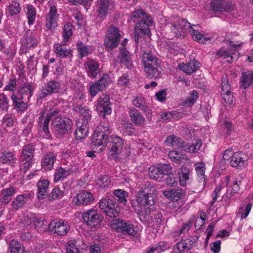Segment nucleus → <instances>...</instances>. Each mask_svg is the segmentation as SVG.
I'll return each instance as SVG.
<instances>
[{
	"mask_svg": "<svg viewBox=\"0 0 253 253\" xmlns=\"http://www.w3.org/2000/svg\"><path fill=\"white\" fill-rule=\"evenodd\" d=\"M60 84L57 81L51 80L42 87L41 91L39 94L38 99H42L52 94L56 93L59 91Z\"/></svg>",
	"mask_w": 253,
	"mask_h": 253,
	"instance_id": "11",
	"label": "nucleus"
},
{
	"mask_svg": "<svg viewBox=\"0 0 253 253\" xmlns=\"http://www.w3.org/2000/svg\"><path fill=\"white\" fill-rule=\"evenodd\" d=\"M34 151L35 148L31 144L25 145L23 148L20 160L22 163L25 171L32 165Z\"/></svg>",
	"mask_w": 253,
	"mask_h": 253,
	"instance_id": "10",
	"label": "nucleus"
},
{
	"mask_svg": "<svg viewBox=\"0 0 253 253\" xmlns=\"http://www.w3.org/2000/svg\"><path fill=\"white\" fill-rule=\"evenodd\" d=\"M97 110L100 113L110 114L112 112L110 97L108 95L103 94L98 100Z\"/></svg>",
	"mask_w": 253,
	"mask_h": 253,
	"instance_id": "23",
	"label": "nucleus"
},
{
	"mask_svg": "<svg viewBox=\"0 0 253 253\" xmlns=\"http://www.w3.org/2000/svg\"><path fill=\"white\" fill-rule=\"evenodd\" d=\"M192 25L187 20L179 18L174 21L171 25V31L173 33L175 37L184 38L187 30L189 31Z\"/></svg>",
	"mask_w": 253,
	"mask_h": 253,
	"instance_id": "7",
	"label": "nucleus"
},
{
	"mask_svg": "<svg viewBox=\"0 0 253 253\" xmlns=\"http://www.w3.org/2000/svg\"><path fill=\"white\" fill-rule=\"evenodd\" d=\"M110 83L108 74H104L101 78L90 85L89 91L91 97H94L100 91L105 90Z\"/></svg>",
	"mask_w": 253,
	"mask_h": 253,
	"instance_id": "9",
	"label": "nucleus"
},
{
	"mask_svg": "<svg viewBox=\"0 0 253 253\" xmlns=\"http://www.w3.org/2000/svg\"><path fill=\"white\" fill-rule=\"evenodd\" d=\"M125 221L115 219L112 220L111 227L118 232H121L124 227V223Z\"/></svg>",
	"mask_w": 253,
	"mask_h": 253,
	"instance_id": "62",
	"label": "nucleus"
},
{
	"mask_svg": "<svg viewBox=\"0 0 253 253\" xmlns=\"http://www.w3.org/2000/svg\"><path fill=\"white\" fill-rule=\"evenodd\" d=\"M63 196V192L60 190L58 187H55L51 192L48 195L47 198L49 201H52L61 198Z\"/></svg>",
	"mask_w": 253,
	"mask_h": 253,
	"instance_id": "55",
	"label": "nucleus"
},
{
	"mask_svg": "<svg viewBox=\"0 0 253 253\" xmlns=\"http://www.w3.org/2000/svg\"><path fill=\"white\" fill-rule=\"evenodd\" d=\"M0 108L5 111L8 110L9 108L8 98L3 93H0Z\"/></svg>",
	"mask_w": 253,
	"mask_h": 253,
	"instance_id": "61",
	"label": "nucleus"
},
{
	"mask_svg": "<svg viewBox=\"0 0 253 253\" xmlns=\"http://www.w3.org/2000/svg\"><path fill=\"white\" fill-rule=\"evenodd\" d=\"M84 222L90 228H95L103 221V217L96 210L91 209L82 213Z\"/></svg>",
	"mask_w": 253,
	"mask_h": 253,
	"instance_id": "3",
	"label": "nucleus"
},
{
	"mask_svg": "<svg viewBox=\"0 0 253 253\" xmlns=\"http://www.w3.org/2000/svg\"><path fill=\"white\" fill-rule=\"evenodd\" d=\"M171 171V167L167 164H162L155 167H150L148 169V175L156 181H160L164 176L169 174Z\"/></svg>",
	"mask_w": 253,
	"mask_h": 253,
	"instance_id": "8",
	"label": "nucleus"
},
{
	"mask_svg": "<svg viewBox=\"0 0 253 253\" xmlns=\"http://www.w3.org/2000/svg\"><path fill=\"white\" fill-rule=\"evenodd\" d=\"M169 157L170 159L175 162L176 164H180L182 160H186L185 155L180 154L176 151H171L169 153Z\"/></svg>",
	"mask_w": 253,
	"mask_h": 253,
	"instance_id": "51",
	"label": "nucleus"
},
{
	"mask_svg": "<svg viewBox=\"0 0 253 253\" xmlns=\"http://www.w3.org/2000/svg\"><path fill=\"white\" fill-rule=\"evenodd\" d=\"M121 37L119 29L114 26H111L106 35L104 42L105 47L110 50L116 47L120 41Z\"/></svg>",
	"mask_w": 253,
	"mask_h": 253,
	"instance_id": "2",
	"label": "nucleus"
},
{
	"mask_svg": "<svg viewBox=\"0 0 253 253\" xmlns=\"http://www.w3.org/2000/svg\"><path fill=\"white\" fill-rule=\"evenodd\" d=\"M58 15L55 6H51L49 12L46 15L45 27L47 30L53 31L57 26Z\"/></svg>",
	"mask_w": 253,
	"mask_h": 253,
	"instance_id": "20",
	"label": "nucleus"
},
{
	"mask_svg": "<svg viewBox=\"0 0 253 253\" xmlns=\"http://www.w3.org/2000/svg\"><path fill=\"white\" fill-rule=\"evenodd\" d=\"M239 182L240 183L241 181H239ZM226 185L227 186H229L227 191L231 196L238 193L239 191L240 188L238 181L236 180L233 181V184L230 185V176L229 175L226 177Z\"/></svg>",
	"mask_w": 253,
	"mask_h": 253,
	"instance_id": "46",
	"label": "nucleus"
},
{
	"mask_svg": "<svg viewBox=\"0 0 253 253\" xmlns=\"http://www.w3.org/2000/svg\"><path fill=\"white\" fill-rule=\"evenodd\" d=\"M27 9L26 17L28 19V24L31 25L34 23L36 17V10L32 5H27Z\"/></svg>",
	"mask_w": 253,
	"mask_h": 253,
	"instance_id": "49",
	"label": "nucleus"
},
{
	"mask_svg": "<svg viewBox=\"0 0 253 253\" xmlns=\"http://www.w3.org/2000/svg\"><path fill=\"white\" fill-rule=\"evenodd\" d=\"M247 155L242 153L236 152L232 156L230 164L232 167L241 169L247 165Z\"/></svg>",
	"mask_w": 253,
	"mask_h": 253,
	"instance_id": "21",
	"label": "nucleus"
},
{
	"mask_svg": "<svg viewBox=\"0 0 253 253\" xmlns=\"http://www.w3.org/2000/svg\"><path fill=\"white\" fill-rule=\"evenodd\" d=\"M190 172V170L185 167H182L180 169L178 179L181 186H184L186 185V181L189 179Z\"/></svg>",
	"mask_w": 253,
	"mask_h": 253,
	"instance_id": "47",
	"label": "nucleus"
},
{
	"mask_svg": "<svg viewBox=\"0 0 253 253\" xmlns=\"http://www.w3.org/2000/svg\"><path fill=\"white\" fill-rule=\"evenodd\" d=\"M113 5V0H97L96 3V10L98 17L104 19L109 14Z\"/></svg>",
	"mask_w": 253,
	"mask_h": 253,
	"instance_id": "14",
	"label": "nucleus"
},
{
	"mask_svg": "<svg viewBox=\"0 0 253 253\" xmlns=\"http://www.w3.org/2000/svg\"><path fill=\"white\" fill-rule=\"evenodd\" d=\"M195 168L197 174L199 177H200V183H201L203 187H205L206 183L205 172V165L203 163H199L195 165Z\"/></svg>",
	"mask_w": 253,
	"mask_h": 253,
	"instance_id": "42",
	"label": "nucleus"
},
{
	"mask_svg": "<svg viewBox=\"0 0 253 253\" xmlns=\"http://www.w3.org/2000/svg\"><path fill=\"white\" fill-rule=\"evenodd\" d=\"M128 115L131 122L136 126H142L146 123L144 117L135 108L130 109Z\"/></svg>",
	"mask_w": 253,
	"mask_h": 253,
	"instance_id": "26",
	"label": "nucleus"
},
{
	"mask_svg": "<svg viewBox=\"0 0 253 253\" xmlns=\"http://www.w3.org/2000/svg\"><path fill=\"white\" fill-rule=\"evenodd\" d=\"M108 131H95L91 138L92 144L95 146H100L106 142L108 138Z\"/></svg>",
	"mask_w": 253,
	"mask_h": 253,
	"instance_id": "29",
	"label": "nucleus"
},
{
	"mask_svg": "<svg viewBox=\"0 0 253 253\" xmlns=\"http://www.w3.org/2000/svg\"><path fill=\"white\" fill-rule=\"evenodd\" d=\"M156 190L153 184L146 182L137 193L135 199L131 200V206L134 212L139 215L140 220L147 219V214L151 210L150 207L156 202L154 193Z\"/></svg>",
	"mask_w": 253,
	"mask_h": 253,
	"instance_id": "1",
	"label": "nucleus"
},
{
	"mask_svg": "<svg viewBox=\"0 0 253 253\" xmlns=\"http://www.w3.org/2000/svg\"><path fill=\"white\" fill-rule=\"evenodd\" d=\"M198 238L197 237L191 236L188 238L182 240L184 246L186 247L188 252L193 248L195 244L197 242Z\"/></svg>",
	"mask_w": 253,
	"mask_h": 253,
	"instance_id": "56",
	"label": "nucleus"
},
{
	"mask_svg": "<svg viewBox=\"0 0 253 253\" xmlns=\"http://www.w3.org/2000/svg\"><path fill=\"white\" fill-rule=\"evenodd\" d=\"M77 48L81 57L86 56L91 53L88 46L85 45L81 42L77 43Z\"/></svg>",
	"mask_w": 253,
	"mask_h": 253,
	"instance_id": "60",
	"label": "nucleus"
},
{
	"mask_svg": "<svg viewBox=\"0 0 253 253\" xmlns=\"http://www.w3.org/2000/svg\"><path fill=\"white\" fill-rule=\"evenodd\" d=\"M121 232L124 234H127L129 235H133L135 233L134 226L130 223H128L126 221L124 223V227Z\"/></svg>",
	"mask_w": 253,
	"mask_h": 253,
	"instance_id": "64",
	"label": "nucleus"
},
{
	"mask_svg": "<svg viewBox=\"0 0 253 253\" xmlns=\"http://www.w3.org/2000/svg\"><path fill=\"white\" fill-rule=\"evenodd\" d=\"M93 200L94 197L91 193L83 191L76 195L73 202L78 206H84L90 205Z\"/></svg>",
	"mask_w": 253,
	"mask_h": 253,
	"instance_id": "18",
	"label": "nucleus"
},
{
	"mask_svg": "<svg viewBox=\"0 0 253 253\" xmlns=\"http://www.w3.org/2000/svg\"><path fill=\"white\" fill-rule=\"evenodd\" d=\"M73 110L75 112L79 113L82 117L83 124L84 125H86L90 120V111L86 107L77 105L75 106Z\"/></svg>",
	"mask_w": 253,
	"mask_h": 253,
	"instance_id": "34",
	"label": "nucleus"
},
{
	"mask_svg": "<svg viewBox=\"0 0 253 253\" xmlns=\"http://www.w3.org/2000/svg\"><path fill=\"white\" fill-rule=\"evenodd\" d=\"M140 54L144 67L150 65L160 66L161 61L160 59L153 55L151 53L149 49H145V48L141 47Z\"/></svg>",
	"mask_w": 253,
	"mask_h": 253,
	"instance_id": "15",
	"label": "nucleus"
},
{
	"mask_svg": "<svg viewBox=\"0 0 253 253\" xmlns=\"http://www.w3.org/2000/svg\"><path fill=\"white\" fill-rule=\"evenodd\" d=\"M147 214V216L146 219L140 220L151 224L153 226L158 227L161 224V218L162 216L161 213L150 210L149 212Z\"/></svg>",
	"mask_w": 253,
	"mask_h": 253,
	"instance_id": "28",
	"label": "nucleus"
},
{
	"mask_svg": "<svg viewBox=\"0 0 253 253\" xmlns=\"http://www.w3.org/2000/svg\"><path fill=\"white\" fill-rule=\"evenodd\" d=\"M199 62L197 61H191L187 64L183 63L179 64L178 68L187 74L190 75L199 69Z\"/></svg>",
	"mask_w": 253,
	"mask_h": 253,
	"instance_id": "33",
	"label": "nucleus"
},
{
	"mask_svg": "<svg viewBox=\"0 0 253 253\" xmlns=\"http://www.w3.org/2000/svg\"><path fill=\"white\" fill-rule=\"evenodd\" d=\"M134 19V21H135V19H139L141 18L146 19L150 22H153V21L150 19L149 20L150 16L146 15L145 11L142 9H138L134 11L131 17V19Z\"/></svg>",
	"mask_w": 253,
	"mask_h": 253,
	"instance_id": "53",
	"label": "nucleus"
},
{
	"mask_svg": "<svg viewBox=\"0 0 253 253\" xmlns=\"http://www.w3.org/2000/svg\"><path fill=\"white\" fill-rule=\"evenodd\" d=\"M72 123L71 119L60 116L54 118L52 122L55 130L61 135L70 132Z\"/></svg>",
	"mask_w": 253,
	"mask_h": 253,
	"instance_id": "4",
	"label": "nucleus"
},
{
	"mask_svg": "<svg viewBox=\"0 0 253 253\" xmlns=\"http://www.w3.org/2000/svg\"><path fill=\"white\" fill-rule=\"evenodd\" d=\"M216 55L219 57L223 58H227L228 62H231L234 60H236L238 58V56L235 53L227 50L224 47H222L219 50L216 52Z\"/></svg>",
	"mask_w": 253,
	"mask_h": 253,
	"instance_id": "41",
	"label": "nucleus"
},
{
	"mask_svg": "<svg viewBox=\"0 0 253 253\" xmlns=\"http://www.w3.org/2000/svg\"><path fill=\"white\" fill-rule=\"evenodd\" d=\"M166 175H167V177L165 179V181L168 186L174 187L177 184L178 179L176 174L172 173L170 171L169 174Z\"/></svg>",
	"mask_w": 253,
	"mask_h": 253,
	"instance_id": "54",
	"label": "nucleus"
},
{
	"mask_svg": "<svg viewBox=\"0 0 253 253\" xmlns=\"http://www.w3.org/2000/svg\"><path fill=\"white\" fill-rule=\"evenodd\" d=\"M118 58L120 63L123 64L128 69H130L133 67L131 55L126 47H120V52L118 55Z\"/></svg>",
	"mask_w": 253,
	"mask_h": 253,
	"instance_id": "22",
	"label": "nucleus"
},
{
	"mask_svg": "<svg viewBox=\"0 0 253 253\" xmlns=\"http://www.w3.org/2000/svg\"><path fill=\"white\" fill-rule=\"evenodd\" d=\"M99 207L106 215L112 217H117L120 211L118 204L112 199H101L99 203Z\"/></svg>",
	"mask_w": 253,
	"mask_h": 253,
	"instance_id": "5",
	"label": "nucleus"
},
{
	"mask_svg": "<svg viewBox=\"0 0 253 253\" xmlns=\"http://www.w3.org/2000/svg\"><path fill=\"white\" fill-rule=\"evenodd\" d=\"M8 13L10 16L19 14L21 11L20 3L15 0H12L7 6Z\"/></svg>",
	"mask_w": 253,
	"mask_h": 253,
	"instance_id": "48",
	"label": "nucleus"
},
{
	"mask_svg": "<svg viewBox=\"0 0 253 253\" xmlns=\"http://www.w3.org/2000/svg\"><path fill=\"white\" fill-rule=\"evenodd\" d=\"M13 107L18 111L24 112L27 109L28 103L30 101L23 98L21 96H17L12 93L11 95Z\"/></svg>",
	"mask_w": 253,
	"mask_h": 253,
	"instance_id": "25",
	"label": "nucleus"
},
{
	"mask_svg": "<svg viewBox=\"0 0 253 253\" xmlns=\"http://www.w3.org/2000/svg\"><path fill=\"white\" fill-rule=\"evenodd\" d=\"M202 142L201 140L197 139L195 142L191 144H185V142L181 139H176L175 146L179 148H182L183 150L189 153H196L201 147Z\"/></svg>",
	"mask_w": 253,
	"mask_h": 253,
	"instance_id": "16",
	"label": "nucleus"
},
{
	"mask_svg": "<svg viewBox=\"0 0 253 253\" xmlns=\"http://www.w3.org/2000/svg\"><path fill=\"white\" fill-rule=\"evenodd\" d=\"M199 97V93L196 90H193L190 92V96H188L185 101V103L187 106L193 105L197 100Z\"/></svg>",
	"mask_w": 253,
	"mask_h": 253,
	"instance_id": "57",
	"label": "nucleus"
},
{
	"mask_svg": "<svg viewBox=\"0 0 253 253\" xmlns=\"http://www.w3.org/2000/svg\"><path fill=\"white\" fill-rule=\"evenodd\" d=\"M184 194L182 189H172L170 190H164L163 191V194L168 199L174 201H177L181 198Z\"/></svg>",
	"mask_w": 253,
	"mask_h": 253,
	"instance_id": "36",
	"label": "nucleus"
},
{
	"mask_svg": "<svg viewBox=\"0 0 253 253\" xmlns=\"http://www.w3.org/2000/svg\"><path fill=\"white\" fill-rule=\"evenodd\" d=\"M85 68L87 75L93 79L95 78L97 75L101 73L99 64L94 60H87L85 64Z\"/></svg>",
	"mask_w": 253,
	"mask_h": 253,
	"instance_id": "24",
	"label": "nucleus"
},
{
	"mask_svg": "<svg viewBox=\"0 0 253 253\" xmlns=\"http://www.w3.org/2000/svg\"><path fill=\"white\" fill-rule=\"evenodd\" d=\"M31 201L32 196L30 193L20 194L14 199L11 206L13 210L17 211L25 207Z\"/></svg>",
	"mask_w": 253,
	"mask_h": 253,
	"instance_id": "19",
	"label": "nucleus"
},
{
	"mask_svg": "<svg viewBox=\"0 0 253 253\" xmlns=\"http://www.w3.org/2000/svg\"><path fill=\"white\" fill-rule=\"evenodd\" d=\"M123 146L124 141L121 137L117 135H112L108 146V157L110 159L117 160L118 155L121 152Z\"/></svg>",
	"mask_w": 253,
	"mask_h": 253,
	"instance_id": "6",
	"label": "nucleus"
},
{
	"mask_svg": "<svg viewBox=\"0 0 253 253\" xmlns=\"http://www.w3.org/2000/svg\"><path fill=\"white\" fill-rule=\"evenodd\" d=\"M54 48L55 49V53L60 58H64L72 55V50L70 48L67 49L61 44L58 43L54 45Z\"/></svg>",
	"mask_w": 253,
	"mask_h": 253,
	"instance_id": "40",
	"label": "nucleus"
},
{
	"mask_svg": "<svg viewBox=\"0 0 253 253\" xmlns=\"http://www.w3.org/2000/svg\"><path fill=\"white\" fill-rule=\"evenodd\" d=\"M85 126L86 125H84L83 123L82 125L80 126H79V124H77L78 128L75 132V135L77 139H82L86 136L87 131L85 129Z\"/></svg>",
	"mask_w": 253,
	"mask_h": 253,
	"instance_id": "52",
	"label": "nucleus"
},
{
	"mask_svg": "<svg viewBox=\"0 0 253 253\" xmlns=\"http://www.w3.org/2000/svg\"><path fill=\"white\" fill-rule=\"evenodd\" d=\"M8 244L10 253H26L24 246L18 240L12 239Z\"/></svg>",
	"mask_w": 253,
	"mask_h": 253,
	"instance_id": "37",
	"label": "nucleus"
},
{
	"mask_svg": "<svg viewBox=\"0 0 253 253\" xmlns=\"http://www.w3.org/2000/svg\"><path fill=\"white\" fill-rule=\"evenodd\" d=\"M114 194L118 198L117 200L119 202L123 204H126V191L122 189H117L114 191Z\"/></svg>",
	"mask_w": 253,
	"mask_h": 253,
	"instance_id": "59",
	"label": "nucleus"
},
{
	"mask_svg": "<svg viewBox=\"0 0 253 253\" xmlns=\"http://www.w3.org/2000/svg\"><path fill=\"white\" fill-rule=\"evenodd\" d=\"M158 67L155 66V65L145 66L144 71L147 78L150 79H156L160 78L161 72L158 70Z\"/></svg>",
	"mask_w": 253,
	"mask_h": 253,
	"instance_id": "39",
	"label": "nucleus"
},
{
	"mask_svg": "<svg viewBox=\"0 0 253 253\" xmlns=\"http://www.w3.org/2000/svg\"><path fill=\"white\" fill-rule=\"evenodd\" d=\"M15 193V189L13 187L3 189L0 195L1 203L7 204L11 200V197Z\"/></svg>",
	"mask_w": 253,
	"mask_h": 253,
	"instance_id": "45",
	"label": "nucleus"
},
{
	"mask_svg": "<svg viewBox=\"0 0 253 253\" xmlns=\"http://www.w3.org/2000/svg\"><path fill=\"white\" fill-rule=\"evenodd\" d=\"M253 83V71H248L242 73V84L241 87L243 88L248 87Z\"/></svg>",
	"mask_w": 253,
	"mask_h": 253,
	"instance_id": "44",
	"label": "nucleus"
},
{
	"mask_svg": "<svg viewBox=\"0 0 253 253\" xmlns=\"http://www.w3.org/2000/svg\"><path fill=\"white\" fill-rule=\"evenodd\" d=\"M34 87L30 84H24L18 89L17 91L13 92V94L17 96H21L24 99H27L30 101V98L33 95Z\"/></svg>",
	"mask_w": 253,
	"mask_h": 253,
	"instance_id": "27",
	"label": "nucleus"
},
{
	"mask_svg": "<svg viewBox=\"0 0 253 253\" xmlns=\"http://www.w3.org/2000/svg\"><path fill=\"white\" fill-rule=\"evenodd\" d=\"M198 27V25H192L191 28H190L189 31L193 40L201 43H204L206 42L210 41V38L206 37L199 31Z\"/></svg>",
	"mask_w": 253,
	"mask_h": 253,
	"instance_id": "31",
	"label": "nucleus"
},
{
	"mask_svg": "<svg viewBox=\"0 0 253 253\" xmlns=\"http://www.w3.org/2000/svg\"><path fill=\"white\" fill-rule=\"evenodd\" d=\"M73 28V26L70 23H67L64 25L62 36L65 41H68L72 36Z\"/></svg>",
	"mask_w": 253,
	"mask_h": 253,
	"instance_id": "58",
	"label": "nucleus"
},
{
	"mask_svg": "<svg viewBox=\"0 0 253 253\" xmlns=\"http://www.w3.org/2000/svg\"><path fill=\"white\" fill-rule=\"evenodd\" d=\"M211 8L215 12H230L234 10L235 5L229 0H212Z\"/></svg>",
	"mask_w": 253,
	"mask_h": 253,
	"instance_id": "13",
	"label": "nucleus"
},
{
	"mask_svg": "<svg viewBox=\"0 0 253 253\" xmlns=\"http://www.w3.org/2000/svg\"><path fill=\"white\" fill-rule=\"evenodd\" d=\"M73 172L72 168L65 169L61 167H59L56 170L54 175V180L57 182L63 180L68 175H70Z\"/></svg>",
	"mask_w": 253,
	"mask_h": 253,
	"instance_id": "38",
	"label": "nucleus"
},
{
	"mask_svg": "<svg viewBox=\"0 0 253 253\" xmlns=\"http://www.w3.org/2000/svg\"><path fill=\"white\" fill-rule=\"evenodd\" d=\"M150 34V30L149 25L146 21L141 20L139 23H137L135 26L134 32V41L136 45L138 44L140 38H142L146 35L149 36Z\"/></svg>",
	"mask_w": 253,
	"mask_h": 253,
	"instance_id": "17",
	"label": "nucleus"
},
{
	"mask_svg": "<svg viewBox=\"0 0 253 253\" xmlns=\"http://www.w3.org/2000/svg\"><path fill=\"white\" fill-rule=\"evenodd\" d=\"M14 161V155L12 152H4L0 156V161L3 164L11 165Z\"/></svg>",
	"mask_w": 253,
	"mask_h": 253,
	"instance_id": "50",
	"label": "nucleus"
},
{
	"mask_svg": "<svg viewBox=\"0 0 253 253\" xmlns=\"http://www.w3.org/2000/svg\"><path fill=\"white\" fill-rule=\"evenodd\" d=\"M49 184V183L47 179H42L39 181L37 184V197L39 199H43L45 197Z\"/></svg>",
	"mask_w": 253,
	"mask_h": 253,
	"instance_id": "35",
	"label": "nucleus"
},
{
	"mask_svg": "<svg viewBox=\"0 0 253 253\" xmlns=\"http://www.w3.org/2000/svg\"><path fill=\"white\" fill-rule=\"evenodd\" d=\"M132 104L135 107L141 109L145 113H149L150 111L147 105L144 97L142 96H136L133 100Z\"/></svg>",
	"mask_w": 253,
	"mask_h": 253,
	"instance_id": "43",
	"label": "nucleus"
},
{
	"mask_svg": "<svg viewBox=\"0 0 253 253\" xmlns=\"http://www.w3.org/2000/svg\"><path fill=\"white\" fill-rule=\"evenodd\" d=\"M56 160V155L52 152H48L43 156L41 162V165L44 169L51 170L53 168Z\"/></svg>",
	"mask_w": 253,
	"mask_h": 253,
	"instance_id": "32",
	"label": "nucleus"
},
{
	"mask_svg": "<svg viewBox=\"0 0 253 253\" xmlns=\"http://www.w3.org/2000/svg\"><path fill=\"white\" fill-rule=\"evenodd\" d=\"M49 229L52 232L60 236H64L70 229V227L67 222L62 220H54L49 224Z\"/></svg>",
	"mask_w": 253,
	"mask_h": 253,
	"instance_id": "12",
	"label": "nucleus"
},
{
	"mask_svg": "<svg viewBox=\"0 0 253 253\" xmlns=\"http://www.w3.org/2000/svg\"><path fill=\"white\" fill-rule=\"evenodd\" d=\"M172 250L173 252L172 253H183L186 252H188L186 247L184 246L182 240L180 242H178L173 246Z\"/></svg>",
	"mask_w": 253,
	"mask_h": 253,
	"instance_id": "63",
	"label": "nucleus"
},
{
	"mask_svg": "<svg viewBox=\"0 0 253 253\" xmlns=\"http://www.w3.org/2000/svg\"><path fill=\"white\" fill-rule=\"evenodd\" d=\"M22 45L27 48L34 47L38 43L35 35L30 31L26 32L25 35L22 39Z\"/></svg>",
	"mask_w": 253,
	"mask_h": 253,
	"instance_id": "30",
	"label": "nucleus"
}]
</instances>
